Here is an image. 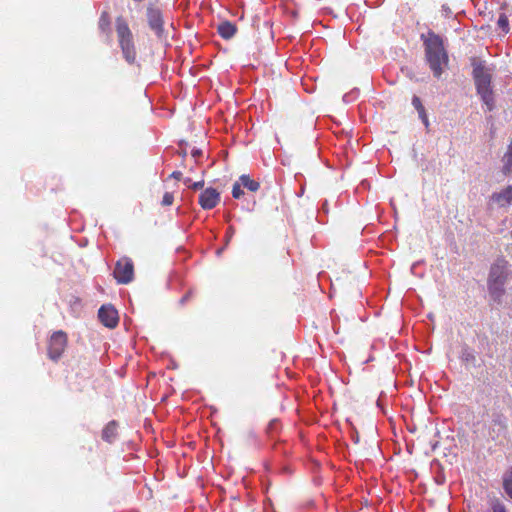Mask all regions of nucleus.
<instances>
[{
  "instance_id": "obj_1",
  "label": "nucleus",
  "mask_w": 512,
  "mask_h": 512,
  "mask_svg": "<svg viewBox=\"0 0 512 512\" xmlns=\"http://www.w3.org/2000/svg\"><path fill=\"white\" fill-rule=\"evenodd\" d=\"M426 61L429 64L433 75L439 78L443 72V65L448 63V55L444 49L442 38L433 31H428L426 35L422 34Z\"/></svg>"
},
{
  "instance_id": "obj_2",
  "label": "nucleus",
  "mask_w": 512,
  "mask_h": 512,
  "mask_svg": "<svg viewBox=\"0 0 512 512\" xmlns=\"http://www.w3.org/2000/svg\"><path fill=\"white\" fill-rule=\"evenodd\" d=\"M509 267V262L502 257L496 259L490 267L487 287L489 295L497 303L502 302V298L506 293L505 284L510 275Z\"/></svg>"
},
{
  "instance_id": "obj_3",
  "label": "nucleus",
  "mask_w": 512,
  "mask_h": 512,
  "mask_svg": "<svg viewBox=\"0 0 512 512\" xmlns=\"http://www.w3.org/2000/svg\"><path fill=\"white\" fill-rule=\"evenodd\" d=\"M473 79L477 93L480 95L483 103L487 106V110L494 108V93L491 86L492 73L482 62L473 64Z\"/></svg>"
},
{
  "instance_id": "obj_4",
  "label": "nucleus",
  "mask_w": 512,
  "mask_h": 512,
  "mask_svg": "<svg viewBox=\"0 0 512 512\" xmlns=\"http://www.w3.org/2000/svg\"><path fill=\"white\" fill-rule=\"evenodd\" d=\"M115 31L124 59L128 64H134L137 58L134 36L127 20L122 15L115 19Z\"/></svg>"
},
{
  "instance_id": "obj_5",
  "label": "nucleus",
  "mask_w": 512,
  "mask_h": 512,
  "mask_svg": "<svg viewBox=\"0 0 512 512\" xmlns=\"http://www.w3.org/2000/svg\"><path fill=\"white\" fill-rule=\"evenodd\" d=\"M67 344L68 336L66 332L62 330L55 331L48 341V357L53 361L59 360L65 352Z\"/></svg>"
},
{
  "instance_id": "obj_6",
  "label": "nucleus",
  "mask_w": 512,
  "mask_h": 512,
  "mask_svg": "<svg viewBox=\"0 0 512 512\" xmlns=\"http://www.w3.org/2000/svg\"><path fill=\"white\" fill-rule=\"evenodd\" d=\"M114 278L119 284H128L134 279V264L128 257L117 261L113 272Z\"/></svg>"
},
{
  "instance_id": "obj_7",
  "label": "nucleus",
  "mask_w": 512,
  "mask_h": 512,
  "mask_svg": "<svg viewBox=\"0 0 512 512\" xmlns=\"http://www.w3.org/2000/svg\"><path fill=\"white\" fill-rule=\"evenodd\" d=\"M146 16L149 27L158 37H162L164 33V21L160 9L150 5L147 7Z\"/></svg>"
},
{
  "instance_id": "obj_8",
  "label": "nucleus",
  "mask_w": 512,
  "mask_h": 512,
  "mask_svg": "<svg viewBox=\"0 0 512 512\" xmlns=\"http://www.w3.org/2000/svg\"><path fill=\"white\" fill-rule=\"evenodd\" d=\"M98 318L108 328H115L119 317L117 310L112 305H103L98 311Z\"/></svg>"
},
{
  "instance_id": "obj_9",
  "label": "nucleus",
  "mask_w": 512,
  "mask_h": 512,
  "mask_svg": "<svg viewBox=\"0 0 512 512\" xmlns=\"http://www.w3.org/2000/svg\"><path fill=\"white\" fill-rule=\"evenodd\" d=\"M220 201V194L214 188H206L199 196V204L205 210L216 207Z\"/></svg>"
},
{
  "instance_id": "obj_10",
  "label": "nucleus",
  "mask_w": 512,
  "mask_h": 512,
  "mask_svg": "<svg viewBox=\"0 0 512 512\" xmlns=\"http://www.w3.org/2000/svg\"><path fill=\"white\" fill-rule=\"evenodd\" d=\"M217 32L223 39H231L237 32L235 24L229 21H223L217 26Z\"/></svg>"
},
{
  "instance_id": "obj_11",
  "label": "nucleus",
  "mask_w": 512,
  "mask_h": 512,
  "mask_svg": "<svg viewBox=\"0 0 512 512\" xmlns=\"http://www.w3.org/2000/svg\"><path fill=\"white\" fill-rule=\"evenodd\" d=\"M492 198L502 207L510 205L512 202V186H507L501 192L493 194Z\"/></svg>"
},
{
  "instance_id": "obj_12",
  "label": "nucleus",
  "mask_w": 512,
  "mask_h": 512,
  "mask_svg": "<svg viewBox=\"0 0 512 512\" xmlns=\"http://www.w3.org/2000/svg\"><path fill=\"white\" fill-rule=\"evenodd\" d=\"M118 423L110 421L102 430V439L108 443H112L117 437Z\"/></svg>"
},
{
  "instance_id": "obj_13",
  "label": "nucleus",
  "mask_w": 512,
  "mask_h": 512,
  "mask_svg": "<svg viewBox=\"0 0 512 512\" xmlns=\"http://www.w3.org/2000/svg\"><path fill=\"white\" fill-rule=\"evenodd\" d=\"M503 168L502 171L505 175L512 173V138L508 145L507 152L502 158Z\"/></svg>"
},
{
  "instance_id": "obj_14",
  "label": "nucleus",
  "mask_w": 512,
  "mask_h": 512,
  "mask_svg": "<svg viewBox=\"0 0 512 512\" xmlns=\"http://www.w3.org/2000/svg\"><path fill=\"white\" fill-rule=\"evenodd\" d=\"M110 15L107 11H103L99 17L98 20V29L103 34L109 35L110 34Z\"/></svg>"
},
{
  "instance_id": "obj_15",
  "label": "nucleus",
  "mask_w": 512,
  "mask_h": 512,
  "mask_svg": "<svg viewBox=\"0 0 512 512\" xmlns=\"http://www.w3.org/2000/svg\"><path fill=\"white\" fill-rule=\"evenodd\" d=\"M239 181L245 187L251 192H256L260 188V183L252 178H250L249 175L243 174L239 177Z\"/></svg>"
},
{
  "instance_id": "obj_16",
  "label": "nucleus",
  "mask_w": 512,
  "mask_h": 512,
  "mask_svg": "<svg viewBox=\"0 0 512 512\" xmlns=\"http://www.w3.org/2000/svg\"><path fill=\"white\" fill-rule=\"evenodd\" d=\"M460 359L464 364H474L476 361L473 351L468 347L462 349Z\"/></svg>"
},
{
  "instance_id": "obj_17",
  "label": "nucleus",
  "mask_w": 512,
  "mask_h": 512,
  "mask_svg": "<svg viewBox=\"0 0 512 512\" xmlns=\"http://www.w3.org/2000/svg\"><path fill=\"white\" fill-rule=\"evenodd\" d=\"M503 486L505 492L512 498V470L505 475L503 479Z\"/></svg>"
},
{
  "instance_id": "obj_18",
  "label": "nucleus",
  "mask_w": 512,
  "mask_h": 512,
  "mask_svg": "<svg viewBox=\"0 0 512 512\" xmlns=\"http://www.w3.org/2000/svg\"><path fill=\"white\" fill-rule=\"evenodd\" d=\"M497 26L506 34L509 31V21L508 17L505 14H500Z\"/></svg>"
},
{
  "instance_id": "obj_19",
  "label": "nucleus",
  "mask_w": 512,
  "mask_h": 512,
  "mask_svg": "<svg viewBox=\"0 0 512 512\" xmlns=\"http://www.w3.org/2000/svg\"><path fill=\"white\" fill-rule=\"evenodd\" d=\"M412 105L417 110L418 115H423L426 112L424 105L421 102V99L418 96H413L412 98Z\"/></svg>"
},
{
  "instance_id": "obj_20",
  "label": "nucleus",
  "mask_w": 512,
  "mask_h": 512,
  "mask_svg": "<svg viewBox=\"0 0 512 512\" xmlns=\"http://www.w3.org/2000/svg\"><path fill=\"white\" fill-rule=\"evenodd\" d=\"M241 186H243V185L241 184V182L239 180L233 184V188H232L233 198L239 199L244 194L243 190L241 189Z\"/></svg>"
},
{
  "instance_id": "obj_21",
  "label": "nucleus",
  "mask_w": 512,
  "mask_h": 512,
  "mask_svg": "<svg viewBox=\"0 0 512 512\" xmlns=\"http://www.w3.org/2000/svg\"><path fill=\"white\" fill-rule=\"evenodd\" d=\"M173 201H174V195L173 193L171 192H166L164 195H163V199H162V206H171L173 204Z\"/></svg>"
},
{
  "instance_id": "obj_22",
  "label": "nucleus",
  "mask_w": 512,
  "mask_h": 512,
  "mask_svg": "<svg viewBox=\"0 0 512 512\" xmlns=\"http://www.w3.org/2000/svg\"><path fill=\"white\" fill-rule=\"evenodd\" d=\"M491 512H508L506 507L499 501H495L491 505Z\"/></svg>"
},
{
  "instance_id": "obj_23",
  "label": "nucleus",
  "mask_w": 512,
  "mask_h": 512,
  "mask_svg": "<svg viewBox=\"0 0 512 512\" xmlns=\"http://www.w3.org/2000/svg\"><path fill=\"white\" fill-rule=\"evenodd\" d=\"M204 186V181H197V182H194L190 185V188L193 189V190H198V189H202Z\"/></svg>"
},
{
  "instance_id": "obj_24",
  "label": "nucleus",
  "mask_w": 512,
  "mask_h": 512,
  "mask_svg": "<svg viewBox=\"0 0 512 512\" xmlns=\"http://www.w3.org/2000/svg\"><path fill=\"white\" fill-rule=\"evenodd\" d=\"M419 118L422 120V122L425 125V127L428 128L429 127V120H428L427 113L425 112L424 116L422 114L419 115Z\"/></svg>"
},
{
  "instance_id": "obj_25",
  "label": "nucleus",
  "mask_w": 512,
  "mask_h": 512,
  "mask_svg": "<svg viewBox=\"0 0 512 512\" xmlns=\"http://www.w3.org/2000/svg\"><path fill=\"white\" fill-rule=\"evenodd\" d=\"M169 178L180 180L182 178V173L180 171H174L170 174Z\"/></svg>"
},
{
  "instance_id": "obj_26",
  "label": "nucleus",
  "mask_w": 512,
  "mask_h": 512,
  "mask_svg": "<svg viewBox=\"0 0 512 512\" xmlns=\"http://www.w3.org/2000/svg\"><path fill=\"white\" fill-rule=\"evenodd\" d=\"M202 151L200 149H193L191 152L192 157L197 158L201 156Z\"/></svg>"
},
{
  "instance_id": "obj_27",
  "label": "nucleus",
  "mask_w": 512,
  "mask_h": 512,
  "mask_svg": "<svg viewBox=\"0 0 512 512\" xmlns=\"http://www.w3.org/2000/svg\"><path fill=\"white\" fill-rule=\"evenodd\" d=\"M277 424H278V423H277V421H276V420L271 421V422L269 423L268 429H269L270 431L274 430V429L276 428Z\"/></svg>"
},
{
  "instance_id": "obj_28",
  "label": "nucleus",
  "mask_w": 512,
  "mask_h": 512,
  "mask_svg": "<svg viewBox=\"0 0 512 512\" xmlns=\"http://www.w3.org/2000/svg\"><path fill=\"white\" fill-rule=\"evenodd\" d=\"M184 184L187 185L189 188H190V185H191V179L190 178H186L184 179Z\"/></svg>"
},
{
  "instance_id": "obj_29",
  "label": "nucleus",
  "mask_w": 512,
  "mask_h": 512,
  "mask_svg": "<svg viewBox=\"0 0 512 512\" xmlns=\"http://www.w3.org/2000/svg\"><path fill=\"white\" fill-rule=\"evenodd\" d=\"M179 154L182 158H185L187 156L186 150H182Z\"/></svg>"
},
{
  "instance_id": "obj_30",
  "label": "nucleus",
  "mask_w": 512,
  "mask_h": 512,
  "mask_svg": "<svg viewBox=\"0 0 512 512\" xmlns=\"http://www.w3.org/2000/svg\"><path fill=\"white\" fill-rule=\"evenodd\" d=\"M323 209H324L325 211H327V209H328V206H327V203H326V202L323 204Z\"/></svg>"
},
{
  "instance_id": "obj_31",
  "label": "nucleus",
  "mask_w": 512,
  "mask_h": 512,
  "mask_svg": "<svg viewBox=\"0 0 512 512\" xmlns=\"http://www.w3.org/2000/svg\"><path fill=\"white\" fill-rule=\"evenodd\" d=\"M323 209H324L325 211H327V209H328V206H327V203H326V202L323 204Z\"/></svg>"
},
{
  "instance_id": "obj_32",
  "label": "nucleus",
  "mask_w": 512,
  "mask_h": 512,
  "mask_svg": "<svg viewBox=\"0 0 512 512\" xmlns=\"http://www.w3.org/2000/svg\"><path fill=\"white\" fill-rule=\"evenodd\" d=\"M133 1H134V2H136V3H141V2H143L144 0H133Z\"/></svg>"
},
{
  "instance_id": "obj_33",
  "label": "nucleus",
  "mask_w": 512,
  "mask_h": 512,
  "mask_svg": "<svg viewBox=\"0 0 512 512\" xmlns=\"http://www.w3.org/2000/svg\"><path fill=\"white\" fill-rule=\"evenodd\" d=\"M511 237H512V229H511Z\"/></svg>"
}]
</instances>
